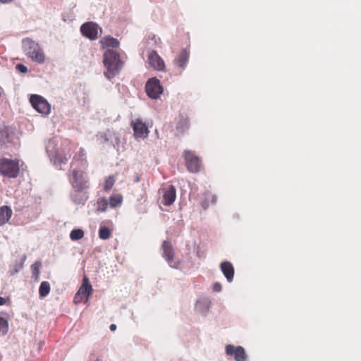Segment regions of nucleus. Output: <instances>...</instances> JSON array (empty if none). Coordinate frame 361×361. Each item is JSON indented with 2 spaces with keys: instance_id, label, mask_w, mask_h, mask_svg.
Listing matches in <instances>:
<instances>
[{
  "instance_id": "nucleus-18",
  "label": "nucleus",
  "mask_w": 361,
  "mask_h": 361,
  "mask_svg": "<svg viewBox=\"0 0 361 361\" xmlns=\"http://www.w3.org/2000/svg\"><path fill=\"white\" fill-rule=\"evenodd\" d=\"M71 200L75 204H84L87 199V195L85 192V190H77L73 189L71 194Z\"/></svg>"
},
{
  "instance_id": "nucleus-6",
  "label": "nucleus",
  "mask_w": 361,
  "mask_h": 361,
  "mask_svg": "<svg viewBox=\"0 0 361 361\" xmlns=\"http://www.w3.org/2000/svg\"><path fill=\"white\" fill-rule=\"evenodd\" d=\"M70 182L73 189L85 190L88 187L84 172L80 169H73Z\"/></svg>"
},
{
  "instance_id": "nucleus-30",
  "label": "nucleus",
  "mask_w": 361,
  "mask_h": 361,
  "mask_svg": "<svg viewBox=\"0 0 361 361\" xmlns=\"http://www.w3.org/2000/svg\"><path fill=\"white\" fill-rule=\"evenodd\" d=\"M109 204V201L105 198L99 199L97 201V210L106 212Z\"/></svg>"
},
{
  "instance_id": "nucleus-26",
  "label": "nucleus",
  "mask_w": 361,
  "mask_h": 361,
  "mask_svg": "<svg viewBox=\"0 0 361 361\" xmlns=\"http://www.w3.org/2000/svg\"><path fill=\"white\" fill-rule=\"evenodd\" d=\"M8 331V321L2 317H0V336H5Z\"/></svg>"
},
{
  "instance_id": "nucleus-7",
  "label": "nucleus",
  "mask_w": 361,
  "mask_h": 361,
  "mask_svg": "<svg viewBox=\"0 0 361 361\" xmlns=\"http://www.w3.org/2000/svg\"><path fill=\"white\" fill-rule=\"evenodd\" d=\"M163 250L162 257L167 262L169 266L173 269H178L179 261L174 257V250L171 243L164 240L161 245Z\"/></svg>"
},
{
  "instance_id": "nucleus-8",
  "label": "nucleus",
  "mask_w": 361,
  "mask_h": 361,
  "mask_svg": "<svg viewBox=\"0 0 361 361\" xmlns=\"http://www.w3.org/2000/svg\"><path fill=\"white\" fill-rule=\"evenodd\" d=\"M145 90L147 95L153 99H158L163 92V87L161 85L160 81L156 78H152L147 80Z\"/></svg>"
},
{
  "instance_id": "nucleus-31",
  "label": "nucleus",
  "mask_w": 361,
  "mask_h": 361,
  "mask_svg": "<svg viewBox=\"0 0 361 361\" xmlns=\"http://www.w3.org/2000/svg\"><path fill=\"white\" fill-rule=\"evenodd\" d=\"M25 259H26V257L23 256L20 262L16 263L13 265V269L10 270L11 275L18 273L23 269V264H24V262L25 261Z\"/></svg>"
},
{
  "instance_id": "nucleus-14",
  "label": "nucleus",
  "mask_w": 361,
  "mask_h": 361,
  "mask_svg": "<svg viewBox=\"0 0 361 361\" xmlns=\"http://www.w3.org/2000/svg\"><path fill=\"white\" fill-rule=\"evenodd\" d=\"M211 306V300L207 296L198 298L195 303V310L203 316H206Z\"/></svg>"
},
{
  "instance_id": "nucleus-39",
  "label": "nucleus",
  "mask_w": 361,
  "mask_h": 361,
  "mask_svg": "<svg viewBox=\"0 0 361 361\" xmlns=\"http://www.w3.org/2000/svg\"><path fill=\"white\" fill-rule=\"evenodd\" d=\"M6 303V299L4 298L0 297V306L3 305Z\"/></svg>"
},
{
  "instance_id": "nucleus-34",
  "label": "nucleus",
  "mask_w": 361,
  "mask_h": 361,
  "mask_svg": "<svg viewBox=\"0 0 361 361\" xmlns=\"http://www.w3.org/2000/svg\"><path fill=\"white\" fill-rule=\"evenodd\" d=\"M84 156H85L84 150L82 148H80L79 152L77 154H75L73 157V161L71 163V167L73 166L75 160H76V159L82 160Z\"/></svg>"
},
{
  "instance_id": "nucleus-23",
  "label": "nucleus",
  "mask_w": 361,
  "mask_h": 361,
  "mask_svg": "<svg viewBox=\"0 0 361 361\" xmlns=\"http://www.w3.org/2000/svg\"><path fill=\"white\" fill-rule=\"evenodd\" d=\"M123 202V197L120 194H114L110 196L109 200V204L110 207L116 208L121 204Z\"/></svg>"
},
{
  "instance_id": "nucleus-42",
  "label": "nucleus",
  "mask_w": 361,
  "mask_h": 361,
  "mask_svg": "<svg viewBox=\"0 0 361 361\" xmlns=\"http://www.w3.org/2000/svg\"><path fill=\"white\" fill-rule=\"evenodd\" d=\"M216 196L212 195V202L213 204H215V203H216Z\"/></svg>"
},
{
  "instance_id": "nucleus-17",
  "label": "nucleus",
  "mask_w": 361,
  "mask_h": 361,
  "mask_svg": "<svg viewBox=\"0 0 361 361\" xmlns=\"http://www.w3.org/2000/svg\"><path fill=\"white\" fill-rule=\"evenodd\" d=\"M220 268L228 282H232L234 276V267L233 264L228 261L223 262L220 264Z\"/></svg>"
},
{
  "instance_id": "nucleus-36",
  "label": "nucleus",
  "mask_w": 361,
  "mask_h": 361,
  "mask_svg": "<svg viewBox=\"0 0 361 361\" xmlns=\"http://www.w3.org/2000/svg\"><path fill=\"white\" fill-rule=\"evenodd\" d=\"M221 289H222V286H221V284L219 282H216L214 283L213 285V290L214 292H220L221 291Z\"/></svg>"
},
{
  "instance_id": "nucleus-41",
  "label": "nucleus",
  "mask_w": 361,
  "mask_h": 361,
  "mask_svg": "<svg viewBox=\"0 0 361 361\" xmlns=\"http://www.w3.org/2000/svg\"><path fill=\"white\" fill-rule=\"evenodd\" d=\"M209 206L208 203L207 201H204L202 203V207L204 208V209H207V207Z\"/></svg>"
},
{
  "instance_id": "nucleus-28",
  "label": "nucleus",
  "mask_w": 361,
  "mask_h": 361,
  "mask_svg": "<svg viewBox=\"0 0 361 361\" xmlns=\"http://www.w3.org/2000/svg\"><path fill=\"white\" fill-rule=\"evenodd\" d=\"M111 232L106 226H101L99 230V236L102 240H107L110 238Z\"/></svg>"
},
{
  "instance_id": "nucleus-38",
  "label": "nucleus",
  "mask_w": 361,
  "mask_h": 361,
  "mask_svg": "<svg viewBox=\"0 0 361 361\" xmlns=\"http://www.w3.org/2000/svg\"><path fill=\"white\" fill-rule=\"evenodd\" d=\"M13 0H0V2L1 4H10L13 1Z\"/></svg>"
},
{
  "instance_id": "nucleus-12",
  "label": "nucleus",
  "mask_w": 361,
  "mask_h": 361,
  "mask_svg": "<svg viewBox=\"0 0 361 361\" xmlns=\"http://www.w3.org/2000/svg\"><path fill=\"white\" fill-rule=\"evenodd\" d=\"M98 29V25L93 22L85 23L80 27L82 35L90 40H94L97 38Z\"/></svg>"
},
{
  "instance_id": "nucleus-32",
  "label": "nucleus",
  "mask_w": 361,
  "mask_h": 361,
  "mask_svg": "<svg viewBox=\"0 0 361 361\" xmlns=\"http://www.w3.org/2000/svg\"><path fill=\"white\" fill-rule=\"evenodd\" d=\"M115 183V178L113 176L107 177L105 180L104 190L105 191L110 190Z\"/></svg>"
},
{
  "instance_id": "nucleus-35",
  "label": "nucleus",
  "mask_w": 361,
  "mask_h": 361,
  "mask_svg": "<svg viewBox=\"0 0 361 361\" xmlns=\"http://www.w3.org/2000/svg\"><path fill=\"white\" fill-rule=\"evenodd\" d=\"M16 68L21 73H25L27 71V68L21 63L18 64Z\"/></svg>"
},
{
  "instance_id": "nucleus-11",
  "label": "nucleus",
  "mask_w": 361,
  "mask_h": 361,
  "mask_svg": "<svg viewBox=\"0 0 361 361\" xmlns=\"http://www.w3.org/2000/svg\"><path fill=\"white\" fill-rule=\"evenodd\" d=\"M131 126L134 131V137L136 140L145 139L148 137L149 130L145 123L140 118H136L131 121Z\"/></svg>"
},
{
  "instance_id": "nucleus-22",
  "label": "nucleus",
  "mask_w": 361,
  "mask_h": 361,
  "mask_svg": "<svg viewBox=\"0 0 361 361\" xmlns=\"http://www.w3.org/2000/svg\"><path fill=\"white\" fill-rule=\"evenodd\" d=\"M101 43L104 48L111 47L116 48L119 45V42L110 36L106 37L101 40Z\"/></svg>"
},
{
  "instance_id": "nucleus-15",
  "label": "nucleus",
  "mask_w": 361,
  "mask_h": 361,
  "mask_svg": "<svg viewBox=\"0 0 361 361\" xmlns=\"http://www.w3.org/2000/svg\"><path fill=\"white\" fill-rule=\"evenodd\" d=\"M163 203L164 205L169 206L172 204L176 197V190L174 186L169 185L162 189Z\"/></svg>"
},
{
  "instance_id": "nucleus-27",
  "label": "nucleus",
  "mask_w": 361,
  "mask_h": 361,
  "mask_svg": "<svg viewBox=\"0 0 361 361\" xmlns=\"http://www.w3.org/2000/svg\"><path fill=\"white\" fill-rule=\"evenodd\" d=\"M189 128V120L188 118H180L177 123L178 130L183 132Z\"/></svg>"
},
{
  "instance_id": "nucleus-43",
  "label": "nucleus",
  "mask_w": 361,
  "mask_h": 361,
  "mask_svg": "<svg viewBox=\"0 0 361 361\" xmlns=\"http://www.w3.org/2000/svg\"><path fill=\"white\" fill-rule=\"evenodd\" d=\"M139 180H140L139 177H137V178H136V179H135V181H136V182H138Z\"/></svg>"
},
{
  "instance_id": "nucleus-1",
  "label": "nucleus",
  "mask_w": 361,
  "mask_h": 361,
  "mask_svg": "<svg viewBox=\"0 0 361 361\" xmlns=\"http://www.w3.org/2000/svg\"><path fill=\"white\" fill-rule=\"evenodd\" d=\"M73 144L68 140L52 136L45 142V150L50 161L59 169L66 164L71 156Z\"/></svg>"
},
{
  "instance_id": "nucleus-5",
  "label": "nucleus",
  "mask_w": 361,
  "mask_h": 361,
  "mask_svg": "<svg viewBox=\"0 0 361 361\" xmlns=\"http://www.w3.org/2000/svg\"><path fill=\"white\" fill-rule=\"evenodd\" d=\"M30 102L39 113L45 115L50 113V105L43 97L38 94H32L30 97Z\"/></svg>"
},
{
  "instance_id": "nucleus-10",
  "label": "nucleus",
  "mask_w": 361,
  "mask_h": 361,
  "mask_svg": "<svg viewBox=\"0 0 361 361\" xmlns=\"http://www.w3.org/2000/svg\"><path fill=\"white\" fill-rule=\"evenodd\" d=\"M185 164L188 170L191 173H197L200 170L201 163L198 157L192 152L186 150L184 152Z\"/></svg>"
},
{
  "instance_id": "nucleus-9",
  "label": "nucleus",
  "mask_w": 361,
  "mask_h": 361,
  "mask_svg": "<svg viewBox=\"0 0 361 361\" xmlns=\"http://www.w3.org/2000/svg\"><path fill=\"white\" fill-rule=\"evenodd\" d=\"M226 354L228 356H233L235 361H248V356L245 349L240 346H235L231 344L226 345L225 347Z\"/></svg>"
},
{
  "instance_id": "nucleus-33",
  "label": "nucleus",
  "mask_w": 361,
  "mask_h": 361,
  "mask_svg": "<svg viewBox=\"0 0 361 361\" xmlns=\"http://www.w3.org/2000/svg\"><path fill=\"white\" fill-rule=\"evenodd\" d=\"M111 137H112L113 139H111V142L114 147L118 148V145L120 144V138L116 133H113L112 135L109 134Z\"/></svg>"
},
{
  "instance_id": "nucleus-40",
  "label": "nucleus",
  "mask_w": 361,
  "mask_h": 361,
  "mask_svg": "<svg viewBox=\"0 0 361 361\" xmlns=\"http://www.w3.org/2000/svg\"><path fill=\"white\" fill-rule=\"evenodd\" d=\"M109 329H110V330H111V331H115V330H116V324H111V325H110Z\"/></svg>"
},
{
  "instance_id": "nucleus-16",
  "label": "nucleus",
  "mask_w": 361,
  "mask_h": 361,
  "mask_svg": "<svg viewBox=\"0 0 361 361\" xmlns=\"http://www.w3.org/2000/svg\"><path fill=\"white\" fill-rule=\"evenodd\" d=\"M14 137L11 128L4 126L0 128V145H6L11 142Z\"/></svg>"
},
{
  "instance_id": "nucleus-37",
  "label": "nucleus",
  "mask_w": 361,
  "mask_h": 361,
  "mask_svg": "<svg viewBox=\"0 0 361 361\" xmlns=\"http://www.w3.org/2000/svg\"><path fill=\"white\" fill-rule=\"evenodd\" d=\"M89 361H102L99 357L95 356H91Z\"/></svg>"
},
{
  "instance_id": "nucleus-24",
  "label": "nucleus",
  "mask_w": 361,
  "mask_h": 361,
  "mask_svg": "<svg viewBox=\"0 0 361 361\" xmlns=\"http://www.w3.org/2000/svg\"><path fill=\"white\" fill-rule=\"evenodd\" d=\"M50 292V284L47 281L41 283L39 288V293L41 298L46 297Z\"/></svg>"
},
{
  "instance_id": "nucleus-2",
  "label": "nucleus",
  "mask_w": 361,
  "mask_h": 361,
  "mask_svg": "<svg viewBox=\"0 0 361 361\" xmlns=\"http://www.w3.org/2000/svg\"><path fill=\"white\" fill-rule=\"evenodd\" d=\"M104 64L107 69L104 75L108 79L114 77L122 68V63L118 54L111 49H108L105 51L104 54Z\"/></svg>"
},
{
  "instance_id": "nucleus-3",
  "label": "nucleus",
  "mask_w": 361,
  "mask_h": 361,
  "mask_svg": "<svg viewBox=\"0 0 361 361\" xmlns=\"http://www.w3.org/2000/svg\"><path fill=\"white\" fill-rule=\"evenodd\" d=\"M22 48L25 54L33 61L39 64L44 63L45 55L37 42L30 38H25L22 40Z\"/></svg>"
},
{
  "instance_id": "nucleus-29",
  "label": "nucleus",
  "mask_w": 361,
  "mask_h": 361,
  "mask_svg": "<svg viewBox=\"0 0 361 361\" xmlns=\"http://www.w3.org/2000/svg\"><path fill=\"white\" fill-rule=\"evenodd\" d=\"M84 236V231L82 229L77 228L71 231L70 238L72 240H78Z\"/></svg>"
},
{
  "instance_id": "nucleus-25",
  "label": "nucleus",
  "mask_w": 361,
  "mask_h": 361,
  "mask_svg": "<svg viewBox=\"0 0 361 361\" xmlns=\"http://www.w3.org/2000/svg\"><path fill=\"white\" fill-rule=\"evenodd\" d=\"M42 267V263L39 261L35 262L32 266H31V271L32 277L35 279V281L39 280V269Z\"/></svg>"
},
{
  "instance_id": "nucleus-4",
  "label": "nucleus",
  "mask_w": 361,
  "mask_h": 361,
  "mask_svg": "<svg viewBox=\"0 0 361 361\" xmlns=\"http://www.w3.org/2000/svg\"><path fill=\"white\" fill-rule=\"evenodd\" d=\"M0 173L8 178H16L19 173L18 161L7 158L0 159Z\"/></svg>"
},
{
  "instance_id": "nucleus-19",
  "label": "nucleus",
  "mask_w": 361,
  "mask_h": 361,
  "mask_svg": "<svg viewBox=\"0 0 361 361\" xmlns=\"http://www.w3.org/2000/svg\"><path fill=\"white\" fill-rule=\"evenodd\" d=\"M189 57L190 51L187 49H182L178 56L176 59V62L178 67L182 68L183 70L185 69L188 64Z\"/></svg>"
},
{
  "instance_id": "nucleus-20",
  "label": "nucleus",
  "mask_w": 361,
  "mask_h": 361,
  "mask_svg": "<svg viewBox=\"0 0 361 361\" xmlns=\"http://www.w3.org/2000/svg\"><path fill=\"white\" fill-rule=\"evenodd\" d=\"M12 210L8 206H2L0 207V226L5 224L8 221L12 216Z\"/></svg>"
},
{
  "instance_id": "nucleus-21",
  "label": "nucleus",
  "mask_w": 361,
  "mask_h": 361,
  "mask_svg": "<svg viewBox=\"0 0 361 361\" xmlns=\"http://www.w3.org/2000/svg\"><path fill=\"white\" fill-rule=\"evenodd\" d=\"M92 287L89 282V279L85 276L82 280V284L78 291V295H84L89 297L92 294Z\"/></svg>"
},
{
  "instance_id": "nucleus-13",
  "label": "nucleus",
  "mask_w": 361,
  "mask_h": 361,
  "mask_svg": "<svg viewBox=\"0 0 361 361\" xmlns=\"http://www.w3.org/2000/svg\"><path fill=\"white\" fill-rule=\"evenodd\" d=\"M147 61L149 66L154 70L159 71H164L165 70L164 61L156 51H151L148 53Z\"/></svg>"
}]
</instances>
